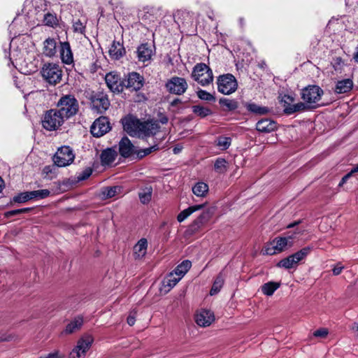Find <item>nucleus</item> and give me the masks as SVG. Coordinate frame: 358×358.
Masks as SVG:
<instances>
[{
	"label": "nucleus",
	"instance_id": "1",
	"mask_svg": "<svg viewBox=\"0 0 358 358\" xmlns=\"http://www.w3.org/2000/svg\"><path fill=\"white\" fill-rule=\"evenodd\" d=\"M216 207L211 206L204 210L187 228L184 235L189 238L201 231L202 227L212 218Z\"/></svg>",
	"mask_w": 358,
	"mask_h": 358
},
{
	"label": "nucleus",
	"instance_id": "2",
	"mask_svg": "<svg viewBox=\"0 0 358 358\" xmlns=\"http://www.w3.org/2000/svg\"><path fill=\"white\" fill-rule=\"evenodd\" d=\"M59 112L64 118L69 119L76 115L79 110L78 100L72 94L62 96L57 103Z\"/></svg>",
	"mask_w": 358,
	"mask_h": 358
},
{
	"label": "nucleus",
	"instance_id": "3",
	"mask_svg": "<svg viewBox=\"0 0 358 358\" xmlns=\"http://www.w3.org/2000/svg\"><path fill=\"white\" fill-rule=\"evenodd\" d=\"M86 98L90 101V108L98 114H103L110 105L108 95L103 91H92Z\"/></svg>",
	"mask_w": 358,
	"mask_h": 358
},
{
	"label": "nucleus",
	"instance_id": "4",
	"mask_svg": "<svg viewBox=\"0 0 358 358\" xmlns=\"http://www.w3.org/2000/svg\"><path fill=\"white\" fill-rule=\"evenodd\" d=\"M323 94L324 91L320 86L317 85H308L301 90V98L303 101L311 105L313 109H316L320 106L325 105L324 103H317Z\"/></svg>",
	"mask_w": 358,
	"mask_h": 358
},
{
	"label": "nucleus",
	"instance_id": "5",
	"mask_svg": "<svg viewBox=\"0 0 358 358\" xmlns=\"http://www.w3.org/2000/svg\"><path fill=\"white\" fill-rule=\"evenodd\" d=\"M64 122V117L57 109L46 110L41 120L43 127L49 131L57 130Z\"/></svg>",
	"mask_w": 358,
	"mask_h": 358
},
{
	"label": "nucleus",
	"instance_id": "6",
	"mask_svg": "<svg viewBox=\"0 0 358 358\" xmlns=\"http://www.w3.org/2000/svg\"><path fill=\"white\" fill-rule=\"evenodd\" d=\"M192 77L202 86L209 85L213 80L212 70L204 63H199L194 66Z\"/></svg>",
	"mask_w": 358,
	"mask_h": 358
},
{
	"label": "nucleus",
	"instance_id": "7",
	"mask_svg": "<svg viewBox=\"0 0 358 358\" xmlns=\"http://www.w3.org/2000/svg\"><path fill=\"white\" fill-rule=\"evenodd\" d=\"M217 90L225 95H229L238 88V83L234 76L226 73L217 77Z\"/></svg>",
	"mask_w": 358,
	"mask_h": 358
},
{
	"label": "nucleus",
	"instance_id": "8",
	"mask_svg": "<svg viewBox=\"0 0 358 358\" xmlns=\"http://www.w3.org/2000/svg\"><path fill=\"white\" fill-rule=\"evenodd\" d=\"M74 159L75 155L69 145H64L58 148L52 157V160L57 167L69 166L73 162Z\"/></svg>",
	"mask_w": 358,
	"mask_h": 358
},
{
	"label": "nucleus",
	"instance_id": "9",
	"mask_svg": "<svg viewBox=\"0 0 358 358\" xmlns=\"http://www.w3.org/2000/svg\"><path fill=\"white\" fill-rule=\"evenodd\" d=\"M41 73L44 80L51 85H56L62 80V71L56 64H45Z\"/></svg>",
	"mask_w": 358,
	"mask_h": 358
},
{
	"label": "nucleus",
	"instance_id": "10",
	"mask_svg": "<svg viewBox=\"0 0 358 358\" xmlns=\"http://www.w3.org/2000/svg\"><path fill=\"white\" fill-rule=\"evenodd\" d=\"M188 87L187 83L184 78L173 76L169 79L165 87L170 94L182 95L187 90Z\"/></svg>",
	"mask_w": 358,
	"mask_h": 358
},
{
	"label": "nucleus",
	"instance_id": "11",
	"mask_svg": "<svg viewBox=\"0 0 358 358\" xmlns=\"http://www.w3.org/2000/svg\"><path fill=\"white\" fill-rule=\"evenodd\" d=\"M111 129L109 119L106 116H100L94 120L90 127L91 134L96 138H99Z\"/></svg>",
	"mask_w": 358,
	"mask_h": 358
},
{
	"label": "nucleus",
	"instance_id": "12",
	"mask_svg": "<svg viewBox=\"0 0 358 358\" xmlns=\"http://www.w3.org/2000/svg\"><path fill=\"white\" fill-rule=\"evenodd\" d=\"M145 83L143 76L137 72H131L123 79L124 88L130 89L131 91L140 90Z\"/></svg>",
	"mask_w": 358,
	"mask_h": 358
},
{
	"label": "nucleus",
	"instance_id": "13",
	"mask_svg": "<svg viewBox=\"0 0 358 358\" xmlns=\"http://www.w3.org/2000/svg\"><path fill=\"white\" fill-rule=\"evenodd\" d=\"M159 129V126L157 122L140 121L137 134L139 138L146 141L148 137L154 136Z\"/></svg>",
	"mask_w": 358,
	"mask_h": 358
},
{
	"label": "nucleus",
	"instance_id": "14",
	"mask_svg": "<svg viewBox=\"0 0 358 358\" xmlns=\"http://www.w3.org/2000/svg\"><path fill=\"white\" fill-rule=\"evenodd\" d=\"M105 81L110 89L113 93H120L124 90L123 79L115 71H110L105 76Z\"/></svg>",
	"mask_w": 358,
	"mask_h": 358
},
{
	"label": "nucleus",
	"instance_id": "15",
	"mask_svg": "<svg viewBox=\"0 0 358 358\" xmlns=\"http://www.w3.org/2000/svg\"><path fill=\"white\" fill-rule=\"evenodd\" d=\"M135 146L127 136H123L119 142V154L123 158H134L136 149Z\"/></svg>",
	"mask_w": 358,
	"mask_h": 358
},
{
	"label": "nucleus",
	"instance_id": "16",
	"mask_svg": "<svg viewBox=\"0 0 358 358\" xmlns=\"http://www.w3.org/2000/svg\"><path fill=\"white\" fill-rule=\"evenodd\" d=\"M47 9L45 0H26L24 10H27V16L29 17L32 13L37 14Z\"/></svg>",
	"mask_w": 358,
	"mask_h": 358
},
{
	"label": "nucleus",
	"instance_id": "17",
	"mask_svg": "<svg viewBox=\"0 0 358 358\" xmlns=\"http://www.w3.org/2000/svg\"><path fill=\"white\" fill-rule=\"evenodd\" d=\"M124 130L132 137L137 135L140 120L131 115L125 116L121 120Z\"/></svg>",
	"mask_w": 358,
	"mask_h": 358
},
{
	"label": "nucleus",
	"instance_id": "18",
	"mask_svg": "<svg viewBox=\"0 0 358 358\" xmlns=\"http://www.w3.org/2000/svg\"><path fill=\"white\" fill-rule=\"evenodd\" d=\"M155 47L148 43L141 44L137 48V57L139 62H145L151 59L152 56L155 54Z\"/></svg>",
	"mask_w": 358,
	"mask_h": 358
},
{
	"label": "nucleus",
	"instance_id": "19",
	"mask_svg": "<svg viewBox=\"0 0 358 358\" xmlns=\"http://www.w3.org/2000/svg\"><path fill=\"white\" fill-rule=\"evenodd\" d=\"M195 321L200 327H208L215 321V315L210 310H202L196 315Z\"/></svg>",
	"mask_w": 358,
	"mask_h": 358
},
{
	"label": "nucleus",
	"instance_id": "20",
	"mask_svg": "<svg viewBox=\"0 0 358 358\" xmlns=\"http://www.w3.org/2000/svg\"><path fill=\"white\" fill-rule=\"evenodd\" d=\"M110 57L114 60H119L126 54V50L123 45V41H113L108 51Z\"/></svg>",
	"mask_w": 358,
	"mask_h": 358
},
{
	"label": "nucleus",
	"instance_id": "21",
	"mask_svg": "<svg viewBox=\"0 0 358 358\" xmlns=\"http://www.w3.org/2000/svg\"><path fill=\"white\" fill-rule=\"evenodd\" d=\"M19 36L20 34L18 36H15L11 39L10 43V48L11 50L10 59L11 60L13 65L15 64L12 59H14L15 62H17L18 59L20 60L22 57L21 48L19 47V44L21 45L20 38Z\"/></svg>",
	"mask_w": 358,
	"mask_h": 358
},
{
	"label": "nucleus",
	"instance_id": "22",
	"mask_svg": "<svg viewBox=\"0 0 358 358\" xmlns=\"http://www.w3.org/2000/svg\"><path fill=\"white\" fill-rule=\"evenodd\" d=\"M59 53L63 63L71 64L73 62V53L70 43L68 41L60 43Z\"/></svg>",
	"mask_w": 358,
	"mask_h": 358
},
{
	"label": "nucleus",
	"instance_id": "23",
	"mask_svg": "<svg viewBox=\"0 0 358 358\" xmlns=\"http://www.w3.org/2000/svg\"><path fill=\"white\" fill-rule=\"evenodd\" d=\"M276 129L277 122L269 118L262 119L256 124V129L262 133H270Z\"/></svg>",
	"mask_w": 358,
	"mask_h": 358
},
{
	"label": "nucleus",
	"instance_id": "24",
	"mask_svg": "<svg viewBox=\"0 0 358 358\" xmlns=\"http://www.w3.org/2000/svg\"><path fill=\"white\" fill-rule=\"evenodd\" d=\"M117 156V152L113 148H108L101 152L100 155L101 163L102 166H108L111 164Z\"/></svg>",
	"mask_w": 358,
	"mask_h": 358
},
{
	"label": "nucleus",
	"instance_id": "25",
	"mask_svg": "<svg viewBox=\"0 0 358 358\" xmlns=\"http://www.w3.org/2000/svg\"><path fill=\"white\" fill-rule=\"evenodd\" d=\"M50 194L48 189H39L31 192H24V203L31 199H45Z\"/></svg>",
	"mask_w": 358,
	"mask_h": 358
},
{
	"label": "nucleus",
	"instance_id": "26",
	"mask_svg": "<svg viewBox=\"0 0 358 358\" xmlns=\"http://www.w3.org/2000/svg\"><path fill=\"white\" fill-rule=\"evenodd\" d=\"M148 241L146 238L140 239L134 247L133 255L135 259H141L146 254Z\"/></svg>",
	"mask_w": 358,
	"mask_h": 358
},
{
	"label": "nucleus",
	"instance_id": "27",
	"mask_svg": "<svg viewBox=\"0 0 358 358\" xmlns=\"http://www.w3.org/2000/svg\"><path fill=\"white\" fill-rule=\"evenodd\" d=\"M313 110V106L306 102H299L284 109V113L286 115H292L296 112H303Z\"/></svg>",
	"mask_w": 358,
	"mask_h": 358
},
{
	"label": "nucleus",
	"instance_id": "28",
	"mask_svg": "<svg viewBox=\"0 0 358 358\" xmlns=\"http://www.w3.org/2000/svg\"><path fill=\"white\" fill-rule=\"evenodd\" d=\"M243 106L248 112L254 115H263L270 112V109L268 107L260 106L255 103L244 102Z\"/></svg>",
	"mask_w": 358,
	"mask_h": 358
},
{
	"label": "nucleus",
	"instance_id": "29",
	"mask_svg": "<svg viewBox=\"0 0 358 358\" xmlns=\"http://www.w3.org/2000/svg\"><path fill=\"white\" fill-rule=\"evenodd\" d=\"M207 203H203L199 205H194L188 207L187 208L182 210L177 216V220L179 222L184 221L187 217L192 215L193 213L201 210L205 208Z\"/></svg>",
	"mask_w": 358,
	"mask_h": 358
},
{
	"label": "nucleus",
	"instance_id": "30",
	"mask_svg": "<svg viewBox=\"0 0 358 358\" xmlns=\"http://www.w3.org/2000/svg\"><path fill=\"white\" fill-rule=\"evenodd\" d=\"M175 21L182 25L192 24L193 22L192 15L187 10H178L174 14Z\"/></svg>",
	"mask_w": 358,
	"mask_h": 358
},
{
	"label": "nucleus",
	"instance_id": "31",
	"mask_svg": "<svg viewBox=\"0 0 358 358\" xmlns=\"http://www.w3.org/2000/svg\"><path fill=\"white\" fill-rule=\"evenodd\" d=\"M353 87V82L350 78L338 80L336 83L334 92L337 94H343L350 92Z\"/></svg>",
	"mask_w": 358,
	"mask_h": 358
},
{
	"label": "nucleus",
	"instance_id": "32",
	"mask_svg": "<svg viewBox=\"0 0 358 358\" xmlns=\"http://www.w3.org/2000/svg\"><path fill=\"white\" fill-rule=\"evenodd\" d=\"M43 54L49 57H54L57 52V43L55 39L48 38L43 42Z\"/></svg>",
	"mask_w": 358,
	"mask_h": 358
},
{
	"label": "nucleus",
	"instance_id": "33",
	"mask_svg": "<svg viewBox=\"0 0 358 358\" xmlns=\"http://www.w3.org/2000/svg\"><path fill=\"white\" fill-rule=\"evenodd\" d=\"M180 278H175L172 273H171L166 278L162 281V287H161V292L164 291V293H168L180 280Z\"/></svg>",
	"mask_w": 358,
	"mask_h": 358
},
{
	"label": "nucleus",
	"instance_id": "34",
	"mask_svg": "<svg viewBox=\"0 0 358 358\" xmlns=\"http://www.w3.org/2000/svg\"><path fill=\"white\" fill-rule=\"evenodd\" d=\"M224 283V275L222 272H220L216 276L212 287L210 290V295L213 296L220 292Z\"/></svg>",
	"mask_w": 358,
	"mask_h": 358
},
{
	"label": "nucleus",
	"instance_id": "35",
	"mask_svg": "<svg viewBox=\"0 0 358 358\" xmlns=\"http://www.w3.org/2000/svg\"><path fill=\"white\" fill-rule=\"evenodd\" d=\"M94 339L92 336L87 335L78 340L77 348L81 350L83 356H85L86 352L90 349Z\"/></svg>",
	"mask_w": 358,
	"mask_h": 358
},
{
	"label": "nucleus",
	"instance_id": "36",
	"mask_svg": "<svg viewBox=\"0 0 358 358\" xmlns=\"http://www.w3.org/2000/svg\"><path fill=\"white\" fill-rule=\"evenodd\" d=\"M120 190L121 187L120 186L105 187L102 188L100 195L101 199L105 200L115 196L120 192Z\"/></svg>",
	"mask_w": 358,
	"mask_h": 358
},
{
	"label": "nucleus",
	"instance_id": "37",
	"mask_svg": "<svg viewBox=\"0 0 358 358\" xmlns=\"http://www.w3.org/2000/svg\"><path fill=\"white\" fill-rule=\"evenodd\" d=\"M281 285L280 282H273L270 281L264 283L262 287V292L266 296H271L273 294L275 290H277Z\"/></svg>",
	"mask_w": 358,
	"mask_h": 358
},
{
	"label": "nucleus",
	"instance_id": "38",
	"mask_svg": "<svg viewBox=\"0 0 358 358\" xmlns=\"http://www.w3.org/2000/svg\"><path fill=\"white\" fill-rule=\"evenodd\" d=\"M313 248L312 246H306L297 251L296 252L292 254V257L295 260L296 264L298 265L299 262L303 260L308 256V255L310 254Z\"/></svg>",
	"mask_w": 358,
	"mask_h": 358
},
{
	"label": "nucleus",
	"instance_id": "39",
	"mask_svg": "<svg viewBox=\"0 0 358 358\" xmlns=\"http://www.w3.org/2000/svg\"><path fill=\"white\" fill-rule=\"evenodd\" d=\"M192 192L197 196L204 197L208 192V185L203 182H198L192 187Z\"/></svg>",
	"mask_w": 358,
	"mask_h": 358
},
{
	"label": "nucleus",
	"instance_id": "40",
	"mask_svg": "<svg viewBox=\"0 0 358 358\" xmlns=\"http://www.w3.org/2000/svg\"><path fill=\"white\" fill-rule=\"evenodd\" d=\"M219 103L222 107H226L224 110L233 111L238 108V103L234 99H229L227 98H220Z\"/></svg>",
	"mask_w": 358,
	"mask_h": 358
},
{
	"label": "nucleus",
	"instance_id": "41",
	"mask_svg": "<svg viewBox=\"0 0 358 358\" xmlns=\"http://www.w3.org/2000/svg\"><path fill=\"white\" fill-rule=\"evenodd\" d=\"M83 317H78L66 325L64 332L67 334H72L76 329H80L81 327V326L83 325Z\"/></svg>",
	"mask_w": 358,
	"mask_h": 358
},
{
	"label": "nucleus",
	"instance_id": "42",
	"mask_svg": "<svg viewBox=\"0 0 358 358\" xmlns=\"http://www.w3.org/2000/svg\"><path fill=\"white\" fill-rule=\"evenodd\" d=\"M273 241L275 244V248L278 252L284 251L287 245L289 247L292 245V243L289 242L287 238L276 237Z\"/></svg>",
	"mask_w": 358,
	"mask_h": 358
},
{
	"label": "nucleus",
	"instance_id": "43",
	"mask_svg": "<svg viewBox=\"0 0 358 358\" xmlns=\"http://www.w3.org/2000/svg\"><path fill=\"white\" fill-rule=\"evenodd\" d=\"M276 266L279 268L290 269L292 268H296L297 264H296L294 258L292 257V255H290L288 257L283 258L280 261H279L277 263Z\"/></svg>",
	"mask_w": 358,
	"mask_h": 358
},
{
	"label": "nucleus",
	"instance_id": "44",
	"mask_svg": "<svg viewBox=\"0 0 358 358\" xmlns=\"http://www.w3.org/2000/svg\"><path fill=\"white\" fill-rule=\"evenodd\" d=\"M191 266L192 262L189 260L186 259L178 264L173 271L176 275L182 277L190 269Z\"/></svg>",
	"mask_w": 358,
	"mask_h": 358
},
{
	"label": "nucleus",
	"instance_id": "45",
	"mask_svg": "<svg viewBox=\"0 0 358 358\" xmlns=\"http://www.w3.org/2000/svg\"><path fill=\"white\" fill-rule=\"evenodd\" d=\"M43 23L50 27H56L59 25V20L56 14L48 12L43 15Z\"/></svg>",
	"mask_w": 358,
	"mask_h": 358
},
{
	"label": "nucleus",
	"instance_id": "46",
	"mask_svg": "<svg viewBox=\"0 0 358 358\" xmlns=\"http://www.w3.org/2000/svg\"><path fill=\"white\" fill-rule=\"evenodd\" d=\"M192 108L193 113H195L199 117H200L201 118H204L213 114V111L211 110L210 108L208 107H204L203 106L196 105L193 106Z\"/></svg>",
	"mask_w": 358,
	"mask_h": 358
},
{
	"label": "nucleus",
	"instance_id": "47",
	"mask_svg": "<svg viewBox=\"0 0 358 358\" xmlns=\"http://www.w3.org/2000/svg\"><path fill=\"white\" fill-rule=\"evenodd\" d=\"M231 143V138L225 136H220L215 141L216 146L219 147L222 150H226L229 148Z\"/></svg>",
	"mask_w": 358,
	"mask_h": 358
},
{
	"label": "nucleus",
	"instance_id": "48",
	"mask_svg": "<svg viewBox=\"0 0 358 358\" xmlns=\"http://www.w3.org/2000/svg\"><path fill=\"white\" fill-rule=\"evenodd\" d=\"M152 187H146L142 192L138 193L140 201L143 204H148L152 199Z\"/></svg>",
	"mask_w": 358,
	"mask_h": 358
},
{
	"label": "nucleus",
	"instance_id": "49",
	"mask_svg": "<svg viewBox=\"0 0 358 358\" xmlns=\"http://www.w3.org/2000/svg\"><path fill=\"white\" fill-rule=\"evenodd\" d=\"M227 162L224 158H217L214 164L215 170L217 172L223 173L227 170Z\"/></svg>",
	"mask_w": 358,
	"mask_h": 358
},
{
	"label": "nucleus",
	"instance_id": "50",
	"mask_svg": "<svg viewBox=\"0 0 358 358\" xmlns=\"http://www.w3.org/2000/svg\"><path fill=\"white\" fill-rule=\"evenodd\" d=\"M278 252L275 248V244L273 241L267 243L261 251V253L263 255H273Z\"/></svg>",
	"mask_w": 358,
	"mask_h": 358
},
{
	"label": "nucleus",
	"instance_id": "51",
	"mask_svg": "<svg viewBox=\"0 0 358 358\" xmlns=\"http://www.w3.org/2000/svg\"><path fill=\"white\" fill-rule=\"evenodd\" d=\"M196 94H197L198 97L200 99L203 100V101L214 102L216 100V98L214 95L211 94L210 93H209L203 90H201V89L199 90L196 92Z\"/></svg>",
	"mask_w": 358,
	"mask_h": 358
},
{
	"label": "nucleus",
	"instance_id": "52",
	"mask_svg": "<svg viewBox=\"0 0 358 358\" xmlns=\"http://www.w3.org/2000/svg\"><path fill=\"white\" fill-rule=\"evenodd\" d=\"M92 169L91 167H87L83 172L81 174H80L76 180L72 181L71 182V184H76L80 181H83V180H87L88 178H90V176L92 175Z\"/></svg>",
	"mask_w": 358,
	"mask_h": 358
},
{
	"label": "nucleus",
	"instance_id": "53",
	"mask_svg": "<svg viewBox=\"0 0 358 358\" xmlns=\"http://www.w3.org/2000/svg\"><path fill=\"white\" fill-rule=\"evenodd\" d=\"M73 29L74 32L83 34L85 31V24L80 19L73 22Z\"/></svg>",
	"mask_w": 358,
	"mask_h": 358
},
{
	"label": "nucleus",
	"instance_id": "54",
	"mask_svg": "<svg viewBox=\"0 0 358 358\" xmlns=\"http://www.w3.org/2000/svg\"><path fill=\"white\" fill-rule=\"evenodd\" d=\"M151 153L148 148L145 149H138V148L137 147V148L136 149L135 156L134 159H136L137 160H141L142 159L149 155Z\"/></svg>",
	"mask_w": 358,
	"mask_h": 358
},
{
	"label": "nucleus",
	"instance_id": "55",
	"mask_svg": "<svg viewBox=\"0 0 358 358\" xmlns=\"http://www.w3.org/2000/svg\"><path fill=\"white\" fill-rule=\"evenodd\" d=\"M280 101L283 103V107L284 109H285L286 108L293 105L292 103L294 101V98L290 95L285 94L282 96Z\"/></svg>",
	"mask_w": 358,
	"mask_h": 358
},
{
	"label": "nucleus",
	"instance_id": "56",
	"mask_svg": "<svg viewBox=\"0 0 358 358\" xmlns=\"http://www.w3.org/2000/svg\"><path fill=\"white\" fill-rule=\"evenodd\" d=\"M56 166H57L55 164V163L52 165L45 166L43 169V174L44 176L52 178V176H51L50 174L55 173Z\"/></svg>",
	"mask_w": 358,
	"mask_h": 358
},
{
	"label": "nucleus",
	"instance_id": "57",
	"mask_svg": "<svg viewBox=\"0 0 358 358\" xmlns=\"http://www.w3.org/2000/svg\"><path fill=\"white\" fill-rule=\"evenodd\" d=\"M329 331L327 328H320L313 332L315 337L324 338L328 336Z\"/></svg>",
	"mask_w": 358,
	"mask_h": 358
},
{
	"label": "nucleus",
	"instance_id": "58",
	"mask_svg": "<svg viewBox=\"0 0 358 358\" xmlns=\"http://www.w3.org/2000/svg\"><path fill=\"white\" fill-rule=\"evenodd\" d=\"M85 356L83 355L81 350L77 348V345L69 355V358H83Z\"/></svg>",
	"mask_w": 358,
	"mask_h": 358
},
{
	"label": "nucleus",
	"instance_id": "59",
	"mask_svg": "<svg viewBox=\"0 0 358 358\" xmlns=\"http://www.w3.org/2000/svg\"><path fill=\"white\" fill-rule=\"evenodd\" d=\"M137 311L135 310H133L129 313V316L127 317V324L129 326H133L136 321V315Z\"/></svg>",
	"mask_w": 358,
	"mask_h": 358
},
{
	"label": "nucleus",
	"instance_id": "60",
	"mask_svg": "<svg viewBox=\"0 0 358 358\" xmlns=\"http://www.w3.org/2000/svg\"><path fill=\"white\" fill-rule=\"evenodd\" d=\"M342 63H343V59L341 57H337L334 58V64H333L334 69L336 71L338 69H340Z\"/></svg>",
	"mask_w": 358,
	"mask_h": 358
},
{
	"label": "nucleus",
	"instance_id": "61",
	"mask_svg": "<svg viewBox=\"0 0 358 358\" xmlns=\"http://www.w3.org/2000/svg\"><path fill=\"white\" fill-rule=\"evenodd\" d=\"M344 268V266H341V263H338L337 265L332 269L333 274L334 275H338Z\"/></svg>",
	"mask_w": 358,
	"mask_h": 358
},
{
	"label": "nucleus",
	"instance_id": "62",
	"mask_svg": "<svg viewBox=\"0 0 358 358\" xmlns=\"http://www.w3.org/2000/svg\"><path fill=\"white\" fill-rule=\"evenodd\" d=\"M13 338L11 335H6L5 334H0V343L3 341H9Z\"/></svg>",
	"mask_w": 358,
	"mask_h": 358
},
{
	"label": "nucleus",
	"instance_id": "63",
	"mask_svg": "<svg viewBox=\"0 0 358 358\" xmlns=\"http://www.w3.org/2000/svg\"><path fill=\"white\" fill-rule=\"evenodd\" d=\"M38 358H61L59 353L58 351H55L54 352L49 353L45 357H40Z\"/></svg>",
	"mask_w": 358,
	"mask_h": 358
},
{
	"label": "nucleus",
	"instance_id": "64",
	"mask_svg": "<svg viewBox=\"0 0 358 358\" xmlns=\"http://www.w3.org/2000/svg\"><path fill=\"white\" fill-rule=\"evenodd\" d=\"M159 122H161L162 124H165L168 122L169 121V118L166 115H165L163 113H159Z\"/></svg>",
	"mask_w": 358,
	"mask_h": 358
}]
</instances>
